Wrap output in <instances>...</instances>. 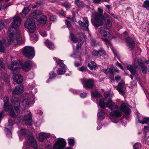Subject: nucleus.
<instances>
[{"label": "nucleus", "mask_w": 149, "mask_h": 149, "mask_svg": "<svg viewBox=\"0 0 149 149\" xmlns=\"http://www.w3.org/2000/svg\"><path fill=\"white\" fill-rule=\"evenodd\" d=\"M49 135L48 134L44 133H40L39 135L38 140L40 141H43L45 139L49 137Z\"/></svg>", "instance_id": "obj_23"}, {"label": "nucleus", "mask_w": 149, "mask_h": 149, "mask_svg": "<svg viewBox=\"0 0 149 149\" xmlns=\"http://www.w3.org/2000/svg\"><path fill=\"white\" fill-rule=\"evenodd\" d=\"M134 149H140L141 145L140 143H137L133 146Z\"/></svg>", "instance_id": "obj_52"}, {"label": "nucleus", "mask_w": 149, "mask_h": 149, "mask_svg": "<svg viewBox=\"0 0 149 149\" xmlns=\"http://www.w3.org/2000/svg\"><path fill=\"white\" fill-rule=\"evenodd\" d=\"M80 53L79 51H74L73 54L71 55V57H72L75 58H78L80 57Z\"/></svg>", "instance_id": "obj_34"}, {"label": "nucleus", "mask_w": 149, "mask_h": 149, "mask_svg": "<svg viewBox=\"0 0 149 149\" xmlns=\"http://www.w3.org/2000/svg\"><path fill=\"white\" fill-rule=\"evenodd\" d=\"M21 23V19L19 17H16L13 19V21L11 23V26L10 28V31H13L15 33H18L19 31L17 28L19 26Z\"/></svg>", "instance_id": "obj_4"}, {"label": "nucleus", "mask_w": 149, "mask_h": 149, "mask_svg": "<svg viewBox=\"0 0 149 149\" xmlns=\"http://www.w3.org/2000/svg\"><path fill=\"white\" fill-rule=\"evenodd\" d=\"M10 114L13 118H16V116L13 110H11L10 111Z\"/></svg>", "instance_id": "obj_51"}, {"label": "nucleus", "mask_w": 149, "mask_h": 149, "mask_svg": "<svg viewBox=\"0 0 149 149\" xmlns=\"http://www.w3.org/2000/svg\"><path fill=\"white\" fill-rule=\"evenodd\" d=\"M4 104H9V101L8 97V96H5L3 98Z\"/></svg>", "instance_id": "obj_47"}, {"label": "nucleus", "mask_w": 149, "mask_h": 149, "mask_svg": "<svg viewBox=\"0 0 149 149\" xmlns=\"http://www.w3.org/2000/svg\"><path fill=\"white\" fill-rule=\"evenodd\" d=\"M68 144L70 146H74V141L73 139H69L68 140Z\"/></svg>", "instance_id": "obj_49"}, {"label": "nucleus", "mask_w": 149, "mask_h": 149, "mask_svg": "<svg viewBox=\"0 0 149 149\" xmlns=\"http://www.w3.org/2000/svg\"><path fill=\"white\" fill-rule=\"evenodd\" d=\"M106 105L107 107H108L111 110L117 109L119 108L118 105L115 104L114 103L112 102L111 99H110L106 102Z\"/></svg>", "instance_id": "obj_13"}, {"label": "nucleus", "mask_w": 149, "mask_h": 149, "mask_svg": "<svg viewBox=\"0 0 149 149\" xmlns=\"http://www.w3.org/2000/svg\"><path fill=\"white\" fill-rule=\"evenodd\" d=\"M5 49L1 41L0 40V52H4Z\"/></svg>", "instance_id": "obj_50"}, {"label": "nucleus", "mask_w": 149, "mask_h": 149, "mask_svg": "<svg viewBox=\"0 0 149 149\" xmlns=\"http://www.w3.org/2000/svg\"><path fill=\"white\" fill-rule=\"evenodd\" d=\"M29 101L27 99H24L22 102V104L24 107H27L29 104Z\"/></svg>", "instance_id": "obj_42"}, {"label": "nucleus", "mask_w": 149, "mask_h": 149, "mask_svg": "<svg viewBox=\"0 0 149 149\" xmlns=\"http://www.w3.org/2000/svg\"><path fill=\"white\" fill-rule=\"evenodd\" d=\"M88 23L87 18L86 17L83 18V21L79 20L78 22V23L80 27L84 28L87 29H88Z\"/></svg>", "instance_id": "obj_14"}, {"label": "nucleus", "mask_w": 149, "mask_h": 149, "mask_svg": "<svg viewBox=\"0 0 149 149\" xmlns=\"http://www.w3.org/2000/svg\"><path fill=\"white\" fill-rule=\"evenodd\" d=\"M80 95L81 97L83 98L85 97L87 95V93L85 92L81 93Z\"/></svg>", "instance_id": "obj_61"}, {"label": "nucleus", "mask_w": 149, "mask_h": 149, "mask_svg": "<svg viewBox=\"0 0 149 149\" xmlns=\"http://www.w3.org/2000/svg\"><path fill=\"white\" fill-rule=\"evenodd\" d=\"M11 106L9 105V104H4V110L6 111H8L11 109Z\"/></svg>", "instance_id": "obj_41"}, {"label": "nucleus", "mask_w": 149, "mask_h": 149, "mask_svg": "<svg viewBox=\"0 0 149 149\" xmlns=\"http://www.w3.org/2000/svg\"><path fill=\"white\" fill-rule=\"evenodd\" d=\"M110 0H93V2L95 3H99L100 2H108Z\"/></svg>", "instance_id": "obj_53"}, {"label": "nucleus", "mask_w": 149, "mask_h": 149, "mask_svg": "<svg viewBox=\"0 0 149 149\" xmlns=\"http://www.w3.org/2000/svg\"><path fill=\"white\" fill-rule=\"evenodd\" d=\"M120 110L127 115L130 114L131 113V109L129 105L125 103H123L121 104L120 107Z\"/></svg>", "instance_id": "obj_10"}, {"label": "nucleus", "mask_w": 149, "mask_h": 149, "mask_svg": "<svg viewBox=\"0 0 149 149\" xmlns=\"http://www.w3.org/2000/svg\"><path fill=\"white\" fill-rule=\"evenodd\" d=\"M70 40L74 43H77L79 40V39H78L72 33H70Z\"/></svg>", "instance_id": "obj_31"}, {"label": "nucleus", "mask_w": 149, "mask_h": 149, "mask_svg": "<svg viewBox=\"0 0 149 149\" xmlns=\"http://www.w3.org/2000/svg\"><path fill=\"white\" fill-rule=\"evenodd\" d=\"M99 56H102L103 55H106V52L103 49L101 48L99 50Z\"/></svg>", "instance_id": "obj_43"}, {"label": "nucleus", "mask_w": 149, "mask_h": 149, "mask_svg": "<svg viewBox=\"0 0 149 149\" xmlns=\"http://www.w3.org/2000/svg\"><path fill=\"white\" fill-rule=\"evenodd\" d=\"M13 78L17 84H20L22 81L23 78V77L21 75L16 73L14 72H13Z\"/></svg>", "instance_id": "obj_18"}, {"label": "nucleus", "mask_w": 149, "mask_h": 149, "mask_svg": "<svg viewBox=\"0 0 149 149\" xmlns=\"http://www.w3.org/2000/svg\"><path fill=\"white\" fill-rule=\"evenodd\" d=\"M91 95L95 98H100L102 96L100 93L97 90L92 91L91 92Z\"/></svg>", "instance_id": "obj_26"}, {"label": "nucleus", "mask_w": 149, "mask_h": 149, "mask_svg": "<svg viewBox=\"0 0 149 149\" xmlns=\"http://www.w3.org/2000/svg\"><path fill=\"white\" fill-rule=\"evenodd\" d=\"M22 52L24 56L29 58H32L35 56L34 48L30 46L25 47L23 49Z\"/></svg>", "instance_id": "obj_3"}, {"label": "nucleus", "mask_w": 149, "mask_h": 149, "mask_svg": "<svg viewBox=\"0 0 149 149\" xmlns=\"http://www.w3.org/2000/svg\"><path fill=\"white\" fill-rule=\"evenodd\" d=\"M5 131L8 137H10L11 136V133L10 130L8 128L5 127Z\"/></svg>", "instance_id": "obj_48"}, {"label": "nucleus", "mask_w": 149, "mask_h": 149, "mask_svg": "<svg viewBox=\"0 0 149 149\" xmlns=\"http://www.w3.org/2000/svg\"><path fill=\"white\" fill-rule=\"evenodd\" d=\"M40 34L43 37H45L47 36V33L45 31H40Z\"/></svg>", "instance_id": "obj_64"}, {"label": "nucleus", "mask_w": 149, "mask_h": 149, "mask_svg": "<svg viewBox=\"0 0 149 149\" xmlns=\"http://www.w3.org/2000/svg\"><path fill=\"white\" fill-rule=\"evenodd\" d=\"M0 66L1 67V68L3 69H5V66L3 62L2 61L1 59H0Z\"/></svg>", "instance_id": "obj_63"}, {"label": "nucleus", "mask_w": 149, "mask_h": 149, "mask_svg": "<svg viewBox=\"0 0 149 149\" xmlns=\"http://www.w3.org/2000/svg\"><path fill=\"white\" fill-rule=\"evenodd\" d=\"M8 68L13 72L14 71L17 72L19 69V63L16 61H13L11 62L10 65L8 66Z\"/></svg>", "instance_id": "obj_12"}, {"label": "nucleus", "mask_w": 149, "mask_h": 149, "mask_svg": "<svg viewBox=\"0 0 149 149\" xmlns=\"http://www.w3.org/2000/svg\"><path fill=\"white\" fill-rule=\"evenodd\" d=\"M109 18V17L107 18L106 19V20H105V22L104 24V26L107 29H110L112 26V22L110 21V20L108 19Z\"/></svg>", "instance_id": "obj_28"}, {"label": "nucleus", "mask_w": 149, "mask_h": 149, "mask_svg": "<svg viewBox=\"0 0 149 149\" xmlns=\"http://www.w3.org/2000/svg\"><path fill=\"white\" fill-rule=\"evenodd\" d=\"M37 20L38 23L40 24H45L46 23L47 18L45 16L42 15L39 19L38 18Z\"/></svg>", "instance_id": "obj_24"}, {"label": "nucleus", "mask_w": 149, "mask_h": 149, "mask_svg": "<svg viewBox=\"0 0 149 149\" xmlns=\"http://www.w3.org/2000/svg\"><path fill=\"white\" fill-rule=\"evenodd\" d=\"M28 144L30 146L34 148H36L38 147L36 139L31 135H29L27 137Z\"/></svg>", "instance_id": "obj_9"}, {"label": "nucleus", "mask_w": 149, "mask_h": 149, "mask_svg": "<svg viewBox=\"0 0 149 149\" xmlns=\"http://www.w3.org/2000/svg\"><path fill=\"white\" fill-rule=\"evenodd\" d=\"M127 68L133 75H138L140 70L136 66L129 65Z\"/></svg>", "instance_id": "obj_11"}, {"label": "nucleus", "mask_w": 149, "mask_h": 149, "mask_svg": "<svg viewBox=\"0 0 149 149\" xmlns=\"http://www.w3.org/2000/svg\"><path fill=\"white\" fill-rule=\"evenodd\" d=\"M75 4L77 5L79 8H82L83 7V3L81 1L76 0L75 1Z\"/></svg>", "instance_id": "obj_36"}, {"label": "nucleus", "mask_w": 149, "mask_h": 149, "mask_svg": "<svg viewBox=\"0 0 149 149\" xmlns=\"http://www.w3.org/2000/svg\"><path fill=\"white\" fill-rule=\"evenodd\" d=\"M78 70L79 71L83 72L85 71H86L87 70V68L86 67H85L84 66H82L79 68L78 69Z\"/></svg>", "instance_id": "obj_55"}, {"label": "nucleus", "mask_w": 149, "mask_h": 149, "mask_svg": "<svg viewBox=\"0 0 149 149\" xmlns=\"http://www.w3.org/2000/svg\"><path fill=\"white\" fill-rule=\"evenodd\" d=\"M92 54L94 56H99L98 51H97L95 50H93L92 52Z\"/></svg>", "instance_id": "obj_54"}, {"label": "nucleus", "mask_w": 149, "mask_h": 149, "mask_svg": "<svg viewBox=\"0 0 149 149\" xmlns=\"http://www.w3.org/2000/svg\"><path fill=\"white\" fill-rule=\"evenodd\" d=\"M38 16V15L36 11H34L32 12L30 15V19H37ZM30 19V18H29Z\"/></svg>", "instance_id": "obj_30"}, {"label": "nucleus", "mask_w": 149, "mask_h": 149, "mask_svg": "<svg viewBox=\"0 0 149 149\" xmlns=\"http://www.w3.org/2000/svg\"><path fill=\"white\" fill-rule=\"evenodd\" d=\"M10 32V33L8 36L7 37V39L8 40V44H10L11 43L13 42L14 41L15 38L14 37V34H17V35L19 34V33H14L13 31H10V29L9 30Z\"/></svg>", "instance_id": "obj_21"}, {"label": "nucleus", "mask_w": 149, "mask_h": 149, "mask_svg": "<svg viewBox=\"0 0 149 149\" xmlns=\"http://www.w3.org/2000/svg\"><path fill=\"white\" fill-rule=\"evenodd\" d=\"M66 145L65 140L62 138L59 139L56 142L53 147V149H62Z\"/></svg>", "instance_id": "obj_8"}, {"label": "nucleus", "mask_w": 149, "mask_h": 149, "mask_svg": "<svg viewBox=\"0 0 149 149\" xmlns=\"http://www.w3.org/2000/svg\"><path fill=\"white\" fill-rule=\"evenodd\" d=\"M109 15H106L105 16L103 14H98L97 13L94 14L93 21L92 22L93 25L97 28L102 25L103 24L102 20L105 21L106 19L109 17Z\"/></svg>", "instance_id": "obj_1"}, {"label": "nucleus", "mask_w": 149, "mask_h": 149, "mask_svg": "<svg viewBox=\"0 0 149 149\" xmlns=\"http://www.w3.org/2000/svg\"><path fill=\"white\" fill-rule=\"evenodd\" d=\"M21 132L22 134L24 135L26 134L27 133V131L26 130L24 129H22L21 130Z\"/></svg>", "instance_id": "obj_59"}, {"label": "nucleus", "mask_w": 149, "mask_h": 149, "mask_svg": "<svg viewBox=\"0 0 149 149\" xmlns=\"http://www.w3.org/2000/svg\"><path fill=\"white\" fill-rule=\"evenodd\" d=\"M104 115V112L103 110L100 109L98 113V115L100 117H102Z\"/></svg>", "instance_id": "obj_58"}, {"label": "nucleus", "mask_w": 149, "mask_h": 149, "mask_svg": "<svg viewBox=\"0 0 149 149\" xmlns=\"http://www.w3.org/2000/svg\"><path fill=\"white\" fill-rule=\"evenodd\" d=\"M15 95H12L10 101L16 112L17 113H20V101L19 97L15 96Z\"/></svg>", "instance_id": "obj_6"}, {"label": "nucleus", "mask_w": 149, "mask_h": 149, "mask_svg": "<svg viewBox=\"0 0 149 149\" xmlns=\"http://www.w3.org/2000/svg\"><path fill=\"white\" fill-rule=\"evenodd\" d=\"M16 44L20 45L23 43V41L22 40L21 37L19 36L16 38Z\"/></svg>", "instance_id": "obj_39"}, {"label": "nucleus", "mask_w": 149, "mask_h": 149, "mask_svg": "<svg viewBox=\"0 0 149 149\" xmlns=\"http://www.w3.org/2000/svg\"><path fill=\"white\" fill-rule=\"evenodd\" d=\"M83 87L86 89H92L94 85V80L93 79L84 78L81 79Z\"/></svg>", "instance_id": "obj_5"}, {"label": "nucleus", "mask_w": 149, "mask_h": 149, "mask_svg": "<svg viewBox=\"0 0 149 149\" xmlns=\"http://www.w3.org/2000/svg\"><path fill=\"white\" fill-rule=\"evenodd\" d=\"M5 26V24L3 21L0 19V29L3 28Z\"/></svg>", "instance_id": "obj_57"}, {"label": "nucleus", "mask_w": 149, "mask_h": 149, "mask_svg": "<svg viewBox=\"0 0 149 149\" xmlns=\"http://www.w3.org/2000/svg\"><path fill=\"white\" fill-rule=\"evenodd\" d=\"M104 72L107 74H109L110 78L113 80L114 79V71L113 69L111 68H107V69L103 70Z\"/></svg>", "instance_id": "obj_22"}, {"label": "nucleus", "mask_w": 149, "mask_h": 149, "mask_svg": "<svg viewBox=\"0 0 149 149\" xmlns=\"http://www.w3.org/2000/svg\"><path fill=\"white\" fill-rule=\"evenodd\" d=\"M50 79H52L54 78L56 76V74H54L53 72H51L50 73Z\"/></svg>", "instance_id": "obj_60"}, {"label": "nucleus", "mask_w": 149, "mask_h": 149, "mask_svg": "<svg viewBox=\"0 0 149 149\" xmlns=\"http://www.w3.org/2000/svg\"><path fill=\"white\" fill-rule=\"evenodd\" d=\"M125 89L126 88L125 86L124 83L120 82L118 84L116 89L120 94L123 95L125 93Z\"/></svg>", "instance_id": "obj_15"}, {"label": "nucleus", "mask_w": 149, "mask_h": 149, "mask_svg": "<svg viewBox=\"0 0 149 149\" xmlns=\"http://www.w3.org/2000/svg\"><path fill=\"white\" fill-rule=\"evenodd\" d=\"M23 120L27 125H31L32 124V117L31 114L29 113L26 114L23 117Z\"/></svg>", "instance_id": "obj_17"}, {"label": "nucleus", "mask_w": 149, "mask_h": 149, "mask_svg": "<svg viewBox=\"0 0 149 149\" xmlns=\"http://www.w3.org/2000/svg\"><path fill=\"white\" fill-rule=\"evenodd\" d=\"M23 92V86L20 85L16 87L13 90L12 95H19Z\"/></svg>", "instance_id": "obj_19"}, {"label": "nucleus", "mask_w": 149, "mask_h": 149, "mask_svg": "<svg viewBox=\"0 0 149 149\" xmlns=\"http://www.w3.org/2000/svg\"><path fill=\"white\" fill-rule=\"evenodd\" d=\"M88 66L91 70H93L96 66V64L93 61H91L88 64Z\"/></svg>", "instance_id": "obj_32"}, {"label": "nucleus", "mask_w": 149, "mask_h": 149, "mask_svg": "<svg viewBox=\"0 0 149 149\" xmlns=\"http://www.w3.org/2000/svg\"><path fill=\"white\" fill-rule=\"evenodd\" d=\"M111 115L114 117L118 118L122 116V112L119 110H116L111 113Z\"/></svg>", "instance_id": "obj_25"}, {"label": "nucleus", "mask_w": 149, "mask_h": 149, "mask_svg": "<svg viewBox=\"0 0 149 149\" xmlns=\"http://www.w3.org/2000/svg\"><path fill=\"white\" fill-rule=\"evenodd\" d=\"M65 24L67 25V27L68 28H70L72 26L71 22L65 20Z\"/></svg>", "instance_id": "obj_56"}, {"label": "nucleus", "mask_w": 149, "mask_h": 149, "mask_svg": "<svg viewBox=\"0 0 149 149\" xmlns=\"http://www.w3.org/2000/svg\"><path fill=\"white\" fill-rule=\"evenodd\" d=\"M77 42H78V43L77 45L76 50L79 51V48L81 47V45L83 43V42L82 41L81 39L80 38L79 39V40Z\"/></svg>", "instance_id": "obj_35"}, {"label": "nucleus", "mask_w": 149, "mask_h": 149, "mask_svg": "<svg viewBox=\"0 0 149 149\" xmlns=\"http://www.w3.org/2000/svg\"><path fill=\"white\" fill-rule=\"evenodd\" d=\"M99 104L101 107L103 109L105 108V103L103 100L101 99L100 100Z\"/></svg>", "instance_id": "obj_46"}, {"label": "nucleus", "mask_w": 149, "mask_h": 149, "mask_svg": "<svg viewBox=\"0 0 149 149\" xmlns=\"http://www.w3.org/2000/svg\"><path fill=\"white\" fill-rule=\"evenodd\" d=\"M25 27L28 29L29 33H33L36 29L35 22L33 19H28L24 23Z\"/></svg>", "instance_id": "obj_2"}, {"label": "nucleus", "mask_w": 149, "mask_h": 149, "mask_svg": "<svg viewBox=\"0 0 149 149\" xmlns=\"http://www.w3.org/2000/svg\"><path fill=\"white\" fill-rule=\"evenodd\" d=\"M56 62L60 67L63 68H65L66 67V65L63 63V60H60L58 62L56 60Z\"/></svg>", "instance_id": "obj_45"}, {"label": "nucleus", "mask_w": 149, "mask_h": 149, "mask_svg": "<svg viewBox=\"0 0 149 149\" xmlns=\"http://www.w3.org/2000/svg\"><path fill=\"white\" fill-rule=\"evenodd\" d=\"M29 12V10L28 8H24L22 11V16L24 17Z\"/></svg>", "instance_id": "obj_37"}, {"label": "nucleus", "mask_w": 149, "mask_h": 149, "mask_svg": "<svg viewBox=\"0 0 149 149\" xmlns=\"http://www.w3.org/2000/svg\"><path fill=\"white\" fill-rule=\"evenodd\" d=\"M99 29L100 33L103 37L102 38V39L106 43L109 44V42L108 39L110 35L109 31L103 27H100Z\"/></svg>", "instance_id": "obj_7"}, {"label": "nucleus", "mask_w": 149, "mask_h": 149, "mask_svg": "<svg viewBox=\"0 0 149 149\" xmlns=\"http://www.w3.org/2000/svg\"><path fill=\"white\" fill-rule=\"evenodd\" d=\"M31 62L30 60L25 61L22 65V69L25 71L29 70L31 68Z\"/></svg>", "instance_id": "obj_20"}, {"label": "nucleus", "mask_w": 149, "mask_h": 149, "mask_svg": "<svg viewBox=\"0 0 149 149\" xmlns=\"http://www.w3.org/2000/svg\"><path fill=\"white\" fill-rule=\"evenodd\" d=\"M139 123L142 124H146L147 125H149V118H144L143 119V120H139Z\"/></svg>", "instance_id": "obj_29"}, {"label": "nucleus", "mask_w": 149, "mask_h": 149, "mask_svg": "<svg viewBox=\"0 0 149 149\" xmlns=\"http://www.w3.org/2000/svg\"><path fill=\"white\" fill-rule=\"evenodd\" d=\"M61 5L65 7L66 9L69 8L71 6V4L65 1L61 3Z\"/></svg>", "instance_id": "obj_38"}, {"label": "nucleus", "mask_w": 149, "mask_h": 149, "mask_svg": "<svg viewBox=\"0 0 149 149\" xmlns=\"http://www.w3.org/2000/svg\"><path fill=\"white\" fill-rule=\"evenodd\" d=\"M141 66L142 71L143 73L145 74L147 72L146 71V66L143 63H141Z\"/></svg>", "instance_id": "obj_40"}, {"label": "nucleus", "mask_w": 149, "mask_h": 149, "mask_svg": "<svg viewBox=\"0 0 149 149\" xmlns=\"http://www.w3.org/2000/svg\"><path fill=\"white\" fill-rule=\"evenodd\" d=\"M65 69L61 68H59L57 71L58 74L60 75L64 74L65 73Z\"/></svg>", "instance_id": "obj_44"}, {"label": "nucleus", "mask_w": 149, "mask_h": 149, "mask_svg": "<svg viewBox=\"0 0 149 149\" xmlns=\"http://www.w3.org/2000/svg\"><path fill=\"white\" fill-rule=\"evenodd\" d=\"M142 7L146 8L147 10H149V1L146 0L144 1L143 4L142 5Z\"/></svg>", "instance_id": "obj_33"}, {"label": "nucleus", "mask_w": 149, "mask_h": 149, "mask_svg": "<svg viewBox=\"0 0 149 149\" xmlns=\"http://www.w3.org/2000/svg\"><path fill=\"white\" fill-rule=\"evenodd\" d=\"M45 43L47 47L49 49L53 50L54 48V45L53 43L48 40H47L45 42Z\"/></svg>", "instance_id": "obj_27"}, {"label": "nucleus", "mask_w": 149, "mask_h": 149, "mask_svg": "<svg viewBox=\"0 0 149 149\" xmlns=\"http://www.w3.org/2000/svg\"><path fill=\"white\" fill-rule=\"evenodd\" d=\"M126 42L127 46L131 50L134 49L135 45L134 41L130 37L126 38Z\"/></svg>", "instance_id": "obj_16"}, {"label": "nucleus", "mask_w": 149, "mask_h": 149, "mask_svg": "<svg viewBox=\"0 0 149 149\" xmlns=\"http://www.w3.org/2000/svg\"><path fill=\"white\" fill-rule=\"evenodd\" d=\"M115 79L116 81L118 82L121 79V77L120 76L118 75L116 76L115 77Z\"/></svg>", "instance_id": "obj_62"}]
</instances>
